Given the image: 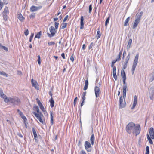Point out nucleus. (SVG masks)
Here are the masks:
<instances>
[{
	"label": "nucleus",
	"mask_w": 154,
	"mask_h": 154,
	"mask_svg": "<svg viewBox=\"0 0 154 154\" xmlns=\"http://www.w3.org/2000/svg\"><path fill=\"white\" fill-rule=\"evenodd\" d=\"M126 130L129 134H131L132 132L134 134L137 136L140 133L141 128L139 125H135L134 123L130 122L126 125Z\"/></svg>",
	"instance_id": "1"
},
{
	"label": "nucleus",
	"mask_w": 154,
	"mask_h": 154,
	"mask_svg": "<svg viewBox=\"0 0 154 154\" xmlns=\"http://www.w3.org/2000/svg\"><path fill=\"white\" fill-rule=\"evenodd\" d=\"M138 57L139 54H137L135 56V58L133 63V65L132 66L131 71L132 74H133L134 73L136 67L138 63Z\"/></svg>",
	"instance_id": "2"
},
{
	"label": "nucleus",
	"mask_w": 154,
	"mask_h": 154,
	"mask_svg": "<svg viewBox=\"0 0 154 154\" xmlns=\"http://www.w3.org/2000/svg\"><path fill=\"white\" fill-rule=\"evenodd\" d=\"M33 113L35 115L37 118L39 120L40 122L43 124H45V123L42 119V117L43 116V114L40 112L38 113H37L35 112H33Z\"/></svg>",
	"instance_id": "3"
},
{
	"label": "nucleus",
	"mask_w": 154,
	"mask_h": 154,
	"mask_svg": "<svg viewBox=\"0 0 154 154\" xmlns=\"http://www.w3.org/2000/svg\"><path fill=\"white\" fill-rule=\"evenodd\" d=\"M10 103L14 105H19L20 103V99L17 97L11 98L10 99Z\"/></svg>",
	"instance_id": "4"
},
{
	"label": "nucleus",
	"mask_w": 154,
	"mask_h": 154,
	"mask_svg": "<svg viewBox=\"0 0 154 154\" xmlns=\"http://www.w3.org/2000/svg\"><path fill=\"white\" fill-rule=\"evenodd\" d=\"M49 31L51 34L48 33L47 35L50 38L54 36L56 32L54 27L53 26H51L49 28Z\"/></svg>",
	"instance_id": "5"
},
{
	"label": "nucleus",
	"mask_w": 154,
	"mask_h": 154,
	"mask_svg": "<svg viewBox=\"0 0 154 154\" xmlns=\"http://www.w3.org/2000/svg\"><path fill=\"white\" fill-rule=\"evenodd\" d=\"M8 7H6L4 9V11L2 13L3 19L5 21L7 20L8 14Z\"/></svg>",
	"instance_id": "6"
},
{
	"label": "nucleus",
	"mask_w": 154,
	"mask_h": 154,
	"mask_svg": "<svg viewBox=\"0 0 154 154\" xmlns=\"http://www.w3.org/2000/svg\"><path fill=\"white\" fill-rule=\"evenodd\" d=\"M125 100V99H124ZM125 100L123 101L122 96H121L119 100V108H122L124 107L125 106Z\"/></svg>",
	"instance_id": "7"
},
{
	"label": "nucleus",
	"mask_w": 154,
	"mask_h": 154,
	"mask_svg": "<svg viewBox=\"0 0 154 154\" xmlns=\"http://www.w3.org/2000/svg\"><path fill=\"white\" fill-rule=\"evenodd\" d=\"M149 98L151 100H153L154 99V86L152 87L150 89Z\"/></svg>",
	"instance_id": "8"
},
{
	"label": "nucleus",
	"mask_w": 154,
	"mask_h": 154,
	"mask_svg": "<svg viewBox=\"0 0 154 154\" xmlns=\"http://www.w3.org/2000/svg\"><path fill=\"white\" fill-rule=\"evenodd\" d=\"M42 7V6H40L38 7L35 6H32L30 8V10L31 12L36 11L38 10L41 9Z\"/></svg>",
	"instance_id": "9"
},
{
	"label": "nucleus",
	"mask_w": 154,
	"mask_h": 154,
	"mask_svg": "<svg viewBox=\"0 0 154 154\" xmlns=\"http://www.w3.org/2000/svg\"><path fill=\"white\" fill-rule=\"evenodd\" d=\"M94 91L96 97H98L100 96L99 88L98 86H96L94 88Z\"/></svg>",
	"instance_id": "10"
},
{
	"label": "nucleus",
	"mask_w": 154,
	"mask_h": 154,
	"mask_svg": "<svg viewBox=\"0 0 154 154\" xmlns=\"http://www.w3.org/2000/svg\"><path fill=\"white\" fill-rule=\"evenodd\" d=\"M127 89V86L123 85L122 88L123 93V98L125 99L126 98V89Z\"/></svg>",
	"instance_id": "11"
},
{
	"label": "nucleus",
	"mask_w": 154,
	"mask_h": 154,
	"mask_svg": "<svg viewBox=\"0 0 154 154\" xmlns=\"http://www.w3.org/2000/svg\"><path fill=\"white\" fill-rule=\"evenodd\" d=\"M149 133L151 138L154 139V129L153 128L151 127L150 128Z\"/></svg>",
	"instance_id": "12"
},
{
	"label": "nucleus",
	"mask_w": 154,
	"mask_h": 154,
	"mask_svg": "<svg viewBox=\"0 0 154 154\" xmlns=\"http://www.w3.org/2000/svg\"><path fill=\"white\" fill-rule=\"evenodd\" d=\"M36 100L37 101V103L39 105L40 109L42 110V112L45 111V109L43 105L41 103L40 101L38 98L36 99Z\"/></svg>",
	"instance_id": "13"
},
{
	"label": "nucleus",
	"mask_w": 154,
	"mask_h": 154,
	"mask_svg": "<svg viewBox=\"0 0 154 154\" xmlns=\"http://www.w3.org/2000/svg\"><path fill=\"white\" fill-rule=\"evenodd\" d=\"M86 95V92H83L82 94V102L81 104V106L82 107L84 104L85 102V96Z\"/></svg>",
	"instance_id": "14"
},
{
	"label": "nucleus",
	"mask_w": 154,
	"mask_h": 154,
	"mask_svg": "<svg viewBox=\"0 0 154 154\" xmlns=\"http://www.w3.org/2000/svg\"><path fill=\"white\" fill-rule=\"evenodd\" d=\"M140 20L135 19L133 24L132 26V28L133 29H135L139 23H140Z\"/></svg>",
	"instance_id": "15"
},
{
	"label": "nucleus",
	"mask_w": 154,
	"mask_h": 154,
	"mask_svg": "<svg viewBox=\"0 0 154 154\" xmlns=\"http://www.w3.org/2000/svg\"><path fill=\"white\" fill-rule=\"evenodd\" d=\"M32 84V86L34 87L36 89H38V88L37 86V83L35 81H34L33 79L31 80Z\"/></svg>",
	"instance_id": "16"
},
{
	"label": "nucleus",
	"mask_w": 154,
	"mask_h": 154,
	"mask_svg": "<svg viewBox=\"0 0 154 154\" xmlns=\"http://www.w3.org/2000/svg\"><path fill=\"white\" fill-rule=\"evenodd\" d=\"M84 20L83 16H82L80 18V29H83L84 28Z\"/></svg>",
	"instance_id": "17"
},
{
	"label": "nucleus",
	"mask_w": 154,
	"mask_h": 154,
	"mask_svg": "<svg viewBox=\"0 0 154 154\" xmlns=\"http://www.w3.org/2000/svg\"><path fill=\"white\" fill-rule=\"evenodd\" d=\"M143 14V12L142 11H141L139 14H137L136 15V19L139 20H140Z\"/></svg>",
	"instance_id": "18"
},
{
	"label": "nucleus",
	"mask_w": 154,
	"mask_h": 154,
	"mask_svg": "<svg viewBox=\"0 0 154 154\" xmlns=\"http://www.w3.org/2000/svg\"><path fill=\"white\" fill-rule=\"evenodd\" d=\"M92 148L90 143L87 141V152H90L92 151Z\"/></svg>",
	"instance_id": "19"
},
{
	"label": "nucleus",
	"mask_w": 154,
	"mask_h": 154,
	"mask_svg": "<svg viewBox=\"0 0 154 154\" xmlns=\"http://www.w3.org/2000/svg\"><path fill=\"white\" fill-rule=\"evenodd\" d=\"M95 140L94 136V134H92L90 138L91 142V144L93 145L94 144V142Z\"/></svg>",
	"instance_id": "20"
},
{
	"label": "nucleus",
	"mask_w": 154,
	"mask_h": 154,
	"mask_svg": "<svg viewBox=\"0 0 154 154\" xmlns=\"http://www.w3.org/2000/svg\"><path fill=\"white\" fill-rule=\"evenodd\" d=\"M18 18L19 20L21 22H23L25 19L24 17L23 16V15L20 14H18Z\"/></svg>",
	"instance_id": "21"
},
{
	"label": "nucleus",
	"mask_w": 154,
	"mask_h": 154,
	"mask_svg": "<svg viewBox=\"0 0 154 154\" xmlns=\"http://www.w3.org/2000/svg\"><path fill=\"white\" fill-rule=\"evenodd\" d=\"M121 76L123 79H126V74L123 69H122L121 72Z\"/></svg>",
	"instance_id": "22"
},
{
	"label": "nucleus",
	"mask_w": 154,
	"mask_h": 154,
	"mask_svg": "<svg viewBox=\"0 0 154 154\" xmlns=\"http://www.w3.org/2000/svg\"><path fill=\"white\" fill-rule=\"evenodd\" d=\"M0 96L3 98L6 97V96L4 94L1 88H0Z\"/></svg>",
	"instance_id": "23"
},
{
	"label": "nucleus",
	"mask_w": 154,
	"mask_h": 154,
	"mask_svg": "<svg viewBox=\"0 0 154 154\" xmlns=\"http://www.w3.org/2000/svg\"><path fill=\"white\" fill-rule=\"evenodd\" d=\"M130 19V17H129L126 19L124 24V26H126L129 25L128 22L129 21Z\"/></svg>",
	"instance_id": "24"
},
{
	"label": "nucleus",
	"mask_w": 154,
	"mask_h": 154,
	"mask_svg": "<svg viewBox=\"0 0 154 154\" xmlns=\"http://www.w3.org/2000/svg\"><path fill=\"white\" fill-rule=\"evenodd\" d=\"M50 123L51 125H52L53 124V113L52 112H50Z\"/></svg>",
	"instance_id": "25"
},
{
	"label": "nucleus",
	"mask_w": 154,
	"mask_h": 154,
	"mask_svg": "<svg viewBox=\"0 0 154 154\" xmlns=\"http://www.w3.org/2000/svg\"><path fill=\"white\" fill-rule=\"evenodd\" d=\"M49 102L50 103V105L51 106V108L53 107L54 106V101L52 97H51L50 100Z\"/></svg>",
	"instance_id": "26"
},
{
	"label": "nucleus",
	"mask_w": 154,
	"mask_h": 154,
	"mask_svg": "<svg viewBox=\"0 0 154 154\" xmlns=\"http://www.w3.org/2000/svg\"><path fill=\"white\" fill-rule=\"evenodd\" d=\"M21 117L24 120V123L26 124V123L27 121V119L25 117V116L22 113L20 115Z\"/></svg>",
	"instance_id": "27"
},
{
	"label": "nucleus",
	"mask_w": 154,
	"mask_h": 154,
	"mask_svg": "<svg viewBox=\"0 0 154 154\" xmlns=\"http://www.w3.org/2000/svg\"><path fill=\"white\" fill-rule=\"evenodd\" d=\"M32 132L34 135V137L35 140H36V138L37 137V135L36 134V131L34 128H32Z\"/></svg>",
	"instance_id": "28"
},
{
	"label": "nucleus",
	"mask_w": 154,
	"mask_h": 154,
	"mask_svg": "<svg viewBox=\"0 0 154 154\" xmlns=\"http://www.w3.org/2000/svg\"><path fill=\"white\" fill-rule=\"evenodd\" d=\"M42 35V32L40 31L36 35H35V38H37L38 39H39L40 38L41 36Z\"/></svg>",
	"instance_id": "29"
},
{
	"label": "nucleus",
	"mask_w": 154,
	"mask_h": 154,
	"mask_svg": "<svg viewBox=\"0 0 154 154\" xmlns=\"http://www.w3.org/2000/svg\"><path fill=\"white\" fill-rule=\"evenodd\" d=\"M137 103V100H134L133 106L131 108V109H133L134 108Z\"/></svg>",
	"instance_id": "30"
},
{
	"label": "nucleus",
	"mask_w": 154,
	"mask_h": 154,
	"mask_svg": "<svg viewBox=\"0 0 154 154\" xmlns=\"http://www.w3.org/2000/svg\"><path fill=\"white\" fill-rule=\"evenodd\" d=\"M132 40L131 39H129L128 42V44L127 45L128 50L129 49V48L130 47V46H131V43H132Z\"/></svg>",
	"instance_id": "31"
},
{
	"label": "nucleus",
	"mask_w": 154,
	"mask_h": 154,
	"mask_svg": "<svg viewBox=\"0 0 154 154\" xmlns=\"http://www.w3.org/2000/svg\"><path fill=\"white\" fill-rule=\"evenodd\" d=\"M4 99V101L6 103L10 102V99H11V98L10 97L9 98H7L6 97H5V98H3Z\"/></svg>",
	"instance_id": "32"
},
{
	"label": "nucleus",
	"mask_w": 154,
	"mask_h": 154,
	"mask_svg": "<svg viewBox=\"0 0 154 154\" xmlns=\"http://www.w3.org/2000/svg\"><path fill=\"white\" fill-rule=\"evenodd\" d=\"M67 25V23H64V22H63L62 23V25H61V29H64L66 27Z\"/></svg>",
	"instance_id": "33"
},
{
	"label": "nucleus",
	"mask_w": 154,
	"mask_h": 154,
	"mask_svg": "<svg viewBox=\"0 0 154 154\" xmlns=\"http://www.w3.org/2000/svg\"><path fill=\"white\" fill-rule=\"evenodd\" d=\"M128 62L125 61L124 64L123 66V69L124 70L125 69L127 66V63Z\"/></svg>",
	"instance_id": "34"
},
{
	"label": "nucleus",
	"mask_w": 154,
	"mask_h": 154,
	"mask_svg": "<svg viewBox=\"0 0 154 154\" xmlns=\"http://www.w3.org/2000/svg\"><path fill=\"white\" fill-rule=\"evenodd\" d=\"M109 19H110V17L109 16L106 19L105 23V26H107V25L109 23Z\"/></svg>",
	"instance_id": "35"
},
{
	"label": "nucleus",
	"mask_w": 154,
	"mask_h": 154,
	"mask_svg": "<svg viewBox=\"0 0 154 154\" xmlns=\"http://www.w3.org/2000/svg\"><path fill=\"white\" fill-rule=\"evenodd\" d=\"M97 39H99L100 37V31H99V29L97 31Z\"/></svg>",
	"instance_id": "36"
},
{
	"label": "nucleus",
	"mask_w": 154,
	"mask_h": 154,
	"mask_svg": "<svg viewBox=\"0 0 154 154\" xmlns=\"http://www.w3.org/2000/svg\"><path fill=\"white\" fill-rule=\"evenodd\" d=\"M146 152L145 153V154H149V147L148 146H146Z\"/></svg>",
	"instance_id": "37"
},
{
	"label": "nucleus",
	"mask_w": 154,
	"mask_h": 154,
	"mask_svg": "<svg viewBox=\"0 0 154 154\" xmlns=\"http://www.w3.org/2000/svg\"><path fill=\"white\" fill-rule=\"evenodd\" d=\"M151 75H152V76L149 80V81L150 82H152L154 80V74H152Z\"/></svg>",
	"instance_id": "38"
},
{
	"label": "nucleus",
	"mask_w": 154,
	"mask_h": 154,
	"mask_svg": "<svg viewBox=\"0 0 154 154\" xmlns=\"http://www.w3.org/2000/svg\"><path fill=\"white\" fill-rule=\"evenodd\" d=\"M0 74L6 77H8V75L4 72H0Z\"/></svg>",
	"instance_id": "39"
},
{
	"label": "nucleus",
	"mask_w": 154,
	"mask_h": 154,
	"mask_svg": "<svg viewBox=\"0 0 154 154\" xmlns=\"http://www.w3.org/2000/svg\"><path fill=\"white\" fill-rule=\"evenodd\" d=\"M94 46V45L93 44V42H91L88 47L89 49H91V50H92V47H93V46Z\"/></svg>",
	"instance_id": "40"
},
{
	"label": "nucleus",
	"mask_w": 154,
	"mask_h": 154,
	"mask_svg": "<svg viewBox=\"0 0 154 154\" xmlns=\"http://www.w3.org/2000/svg\"><path fill=\"white\" fill-rule=\"evenodd\" d=\"M34 35V33H33L31 34V36L30 37L29 39V41L30 42H31L32 41V38H33V37Z\"/></svg>",
	"instance_id": "41"
},
{
	"label": "nucleus",
	"mask_w": 154,
	"mask_h": 154,
	"mask_svg": "<svg viewBox=\"0 0 154 154\" xmlns=\"http://www.w3.org/2000/svg\"><path fill=\"white\" fill-rule=\"evenodd\" d=\"M113 75L114 79L116 80L117 79V77L116 75V72L113 73Z\"/></svg>",
	"instance_id": "42"
},
{
	"label": "nucleus",
	"mask_w": 154,
	"mask_h": 154,
	"mask_svg": "<svg viewBox=\"0 0 154 154\" xmlns=\"http://www.w3.org/2000/svg\"><path fill=\"white\" fill-rule=\"evenodd\" d=\"M38 64L39 65H40L41 64V58H40V56L39 55H38Z\"/></svg>",
	"instance_id": "43"
},
{
	"label": "nucleus",
	"mask_w": 154,
	"mask_h": 154,
	"mask_svg": "<svg viewBox=\"0 0 154 154\" xmlns=\"http://www.w3.org/2000/svg\"><path fill=\"white\" fill-rule=\"evenodd\" d=\"M24 34L26 36H27L28 35L29 31L28 29H27L25 30Z\"/></svg>",
	"instance_id": "44"
},
{
	"label": "nucleus",
	"mask_w": 154,
	"mask_h": 154,
	"mask_svg": "<svg viewBox=\"0 0 154 154\" xmlns=\"http://www.w3.org/2000/svg\"><path fill=\"white\" fill-rule=\"evenodd\" d=\"M3 5V4L2 2H1V0H0V10H1L2 9Z\"/></svg>",
	"instance_id": "45"
},
{
	"label": "nucleus",
	"mask_w": 154,
	"mask_h": 154,
	"mask_svg": "<svg viewBox=\"0 0 154 154\" xmlns=\"http://www.w3.org/2000/svg\"><path fill=\"white\" fill-rule=\"evenodd\" d=\"M48 44L49 45H51L55 44V42H50L48 43Z\"/></svg>",
	"instance_id": "46"
},
{
	"label": "nucleus",
	"mask_w": 154,
	"mask_h": 154,
	"mask_svg": "<svg viewBox=\"0 0 154 154\" xmlns=\"http://www.w3.org/2000/svg\"><path fill=\"white\" fill-rule=\"evenodd\" d=\"M87 89V79L85 81V85L84 90H85Z\"/></svg>",
	"instance_id": "47"
},
{
	"label": "nucleus",
	"mask_w": 154,
	"mask_h": 154,
	"mask_svg": "<svg viewBox=\"0 0 154 154\" xmlns=\"http://www.w3.org/2000/svg\"><path fill=\"white\" fill-rule=\"evenodd\" d=\"M92 5H90L89 6V13H91V12L92 11Z\"/></svg>",
	"instance_id": "48"
},
{
	"label": "nucleus",
	"mask_w": 154,
	"mask_h": 154,
	"mask_svg": "<svg viewBox=\"0 0 154 154\" xmlns=\"http://www.w3.org/2000/svg\"><path fill=\"white\" fill-rule=\"evenodd\" d=\"M126 79H123V84H124V85H126L127 86V85L126 83L125 82V81Z\"/></svg>",
	"instance_id": "49"
},
{
	"label": "nucleus",
	"mask_w": 154,
	"mask_h": 154,
	"mask_svg": "<svg viewBox=\"0 0 154 154\" xmlns=\"http://www.w3.org/2000/svg\"><path fill=\"white\" fill-rule=\"evenodd\" d=\"M77 100V97H76L75 98L74 101V105L75 106V104H76V102Z\"/></svg>",
	"instance_id": "50"
},
{
	"label": "nucleus",
	"mask_w": 154,
	"mask_h": 154,
	"mask_svg": "<svg viewBox=\"0 0 154 154\" xmlns=\"http://www.w3.org/2000/svg\"><path fill=\"white\" fill-rule=\"evenodd\" d=\"M29 17L30 18H33L35 17V14H32L29 16Z\"/></svg>",
	"instance_id": "51"
},
{
	"label": "nucleus",
	"mask_w": 154,
	"mask_h": 154,
	"mask_svg": "<svg viewBox=\"0 0 154 154\" xmlns=\"http://www.w3.org/2000/svg\"><path fill=\"white\" fill-rule=\"evenodd\" d=\"M121 56L118 55L116 59L118 61H119L121 59Z\"/></svg>",
	"instance_id": "52"
},
{
	"label": "nucleus",
	"mask_w": 154,
	"mask_h": 154,
	"mask_svg": "<svg viewBox=\"0 0 154 154\" xmlns=\"http://www.w3.org/2000/svg\"><path fill=\"white\" fill-rule=\"evenodd\" d=\"M81 55L82 56H84L85 55H86L85 52H84V51L82 50V53H81Z\"/></svg>",
	"instance_id": "53"
},
{
	"label": "nucleus",
	"mask_w": 154,
	"mask_h": 154,
	"mask_svg": "<svg viewBox=\"0 0 154 154\" xmlns=\"http://www.w3.org/2000/svg\"><path fill=\"white\" fill-rule=\"evenodd\" d=\"M17 111L20 116L23 113L21 111H20L19 109H17Z\"/></svg>",
	"instance_id": "54"
},
{
	"label": "nucleus",
	"mask_w": 154,
	"mask_h": 154,
	"mask_svg": "<svg viewBox=\"0 0 154 154\" xmlns=\"http://www.w3.org/2000/svg\"><path fill=\"white\" fill-rule=\"evenodd\" d=\"M2 49H3L5 50L6 51H7L8 50V48L3 46L2 48Z\"/></svg>",
	"instance_id": "55"
},
{
	"label": "nucleus",
	"mask_w": 154,
	"mask_h": 154,
	"mask_svg": "<svg viewBox=\"0 0 154 154\" xmlns=\"http://www.w3.org/2000/svg\"><path fill=\"white\" fill-rule=\"evenodd\" d=\"M68 18V15H67L64 18L63 20V22H65L67 20Z\"/></svg>",
	"instance_id": "56"
},
{
	"label": "nucleus",
	"mask_w": 154,
	"mask_h": 154,
	"mask_svg": "<svg viewBox=\"0 0 154 154\" xmlns=\"http://www.w3.org/2000/svg\"><path fill=\"white\" fill-rule=\"evenodd\" d=\"M148 140L149 141V143L150 144H153V142H152V140H151V139H149Z\"/></svg>",
	"instance_id": "57"
},
{
	"label": "nucleus",
	"mask_w": 154,
	"mask_h": 154,
	"mask_svg": "<svg viewBox=\"0 0 154 154\" xmlns=\"http://www.w3.org/2000/svg\"><path fill=\"white\" fill-rule=\"evenodd\" d=\"M116 72V67L114 66L113 68V73Z\"/></svg>",
	"instance_id": "58"
},
{
	"label": "nucleus",
	"mask_w": 154,
	"mask_h": 154,
	"mask_svg": "<svg viewBox=\"0 0 154 154\" xmlns=\"http://www.w3.org/2000/svg\"><path fill=\"white\" fill-rule=\"evenodd\" d=\"M117 61H118L116 59L113 60L112 61V64H114Z\"/></svg>",
	"instance_id": "59"
},
{
	"label": "nucleus",
	"mask_w": 154,
	"mask_h": 154,
	"mask_svg": "<svg viewBox=\"0 0 154 154\" xmlns=\"http://www.w3.org/2000/svg\"><path fill=\"white\" fill-rule=\"evenodd\" d=\"M122 49L121 51L119 52V53L118 54V56H120L121 57V55L122 54Z\"/></svg>",
	"instance_id": "60"
},
{
	"label": "nucleus",
	"mask_w": 154,
	"mask_h": 154,
	"mask_svg": "<svg viewBox=\"0 0 154 154\" xmlns=\"http://www.w3.org/2000/svg\"><path fill=\"white\" fill-rule=\"evenodd\" d=\"M80 154H86L85 152L83 150H82L81 151Z\"/></svg>",
	"instance_id": "61"
},
{
	"label": "nucleus",
	"mask_w": 154,
	"mask_h": 154,
	"mask_svg": "<svg viewBox=\"0 0 154 154\" xmlns=\"http://www.w3.org/2000/svg\"><path fill=\"white\" fill-rule=\"evenodd\" d=\"M70 60L72 62H73L74 61V58L72 56H71L70 58Z\"/></svg>",
	"instance_id": "62"
},
{
	"label": "nucleus",
	"mask_w": 154,
	"mask_h": 154,
	"mask_svg": "<svg viewBox=\"0 0 154 154\" xmlns=\"http://www.w3.org/2000/svg\"><path fill=\"white\" fill-rule=\"evenodd\" d=\"M85 45L84 44L82 45V50L81 51H82V50L83 51H84L85 49Z\"/></svg>",
	"instance_id": "63"
},
{
	"label": "nucleus",
	"mask_w": 154,
	"mask_h": 154,
	"mask_svg": "<svg viewBox=\"0 0 154 154\" xmlns=\"http://www.w3.org/2000/svg\"><path fill=\"white\" fill-rule=\"evenodd\" d=\"M34 109L35 110H37L38 109H39V108H38V106H35L34 107Z\"/></svg>",
	"instance_id": "64"
}]
</instances>
